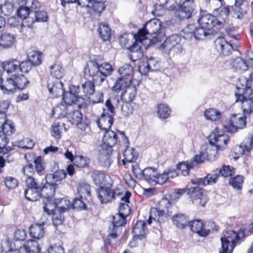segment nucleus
I'll return each instance as SVG.
<instances>
[{
	"instance_id": "obj_18",
	"label": "nucleus",
	"mask_w": 253,
	"mask_h": 253,
	"mask_svg": "<svg viewBox=\"0 0 253 253\" xmlns=\"http://www.w3.org/2000/svg\"><path fill=\"white\" fill-rule=\"evenodd\" d=\"M113 123V116L104 109L100 117L97 121L98 126L102 130L107 131L111 128Z\"/></svg>"
},
{
	"instance_id": "obj_15",
	"label": "nucleus",
	"mask_w": 253,
	"mask_h": 253,
	"mask_svg": "<svg viewBox=\"0 0 253 253\" xmlns=\"http://www.w3.org/2000/svg\"><path fill=\"white\" fill-rule=\"evenodd\" d=\"M180 4L179 9L176 11V15L180 19L190 18L193 11V0H184Z\"/></svg>"
},
{
	"instance_id": "obj_39",
	"label": "nucleus",
	"mask_w": 253,
	"mask_h": 253,
	"mask_svg": "<svg viewBox=\"0 0 253 253\" xmlns=\"http://www.w3.org/2000/svg\"><path fill=\"white\" fill-rule=\"evenodd\" d=\"M66 176V173L64 170L58 169L53 173H49L46 176V181L50 182H58L64 179Z\"/></svg>"
},
{
	"instance_id": "obj_41",
	"label": "nucleus",
	"mask_w": 253,
	"mask_h": 253,
	"mask_svg": "<svg viewBox=\"0 0 253 253\" xmlns=\"http://www.w3.org/2000/svg\"><path fill=\"white\" fill-rule=\"evenodd\" d=\"M172 220L173 224L179 228H185L189 222V218L185 214L181 213L174 215Z\"/></svg>"
},
{
	"instance_id": "obj_28",
	"label": "nucleus",
	"mask_w": 253,
	"mask_h": 253,
	"mask_svg": "<svg viewBox=\"0 0 253 253\" xmlns=\"http://www.w3.org/2000/svg\"><path fill=\"white\" fill-rule=\"evenodd\" d=\"M3 70L11 75L17 74L19 71V61L16 59H12L2 63Z\"/></svg>"
},
{
	"instance_id": "obj_16",
	"label": "nucleus",
	"mask_w": 253,
	"mask_h": 253,
	"mask_svg": "<svg viewBox=\"0 0 253 253\" xmlns=\"http://www.w3.org/2000/svg\"><path fill=\"white\" fill-rule=\"evenodd\" d=\"M80 89L79 86H71L69 91L64 92L63 94L64 102L67 105L70 106L78 102L80 98L79 95Z\"/></svg>"
},
{
	"instance_id": "obj_20",
	"label": "nucleus",
	"mask_w": 253,
	"mask_h": 253,
	"mask_svg": "<svg viewBox=\"0 0 253 253\" xmlns=\"http://www.w3.org/2000/svg\"><path fill=\"white\" fill-rule=\"evenodd\" d=\"M189 226L191 230L195 233H197L202 237H206L208 235L210 232V229L207 228L206 225H204L200 220H194L189 222Z\"/></svg>"
},
{
	"instance_id": "obj_33",
	"label": "nucleus",
	"mask_w": 253,
	"mask_h": 253,
	"mask_svg": "<svg viewBox=\"0 0 253 253\" xmlns=\"http://www.w3.org/2000/svg\"><path fill=\"white\" fill-rule=\"evenodd\" d=\"M137 157V153L134 148L127 147L124 152V159L122 160V163L124 165H126V163H133Z\"/></svg>"
},
{
	"instance_id": "obj_29",
	"label": "nucleus",
	"mask_w": 253,
	"mask_h": 253,
	"mask_svg": "<svg viewBox=\"0 0 253 253\" xmlns=\"http://www.w3.org/2000/svg\"><path fill=\"white\" fill-rule=\"evenodd\" d=\"M47 88L50 93L57 97L64 93L62 83L58 80L50 81L47 84Z\"/></svg>"
},
{
	"instance_id": "obj_50",
	"label": "nucleus",
	"mask_w": 253,
	"mask_h": 253,
	"mask_svg": "<svg viewBox=\"0 0 253 253\" xmlns=\"http://www.w3.org/2000/svg\"><path fill=\"white\" fill-rule=\"evenodd\" d=\"M24 245L30 253H38L41 250L38 243L34 240H29Z\"/></svg>"
},
{
	"instance_id": "obj_23",
	"label": "nucleus",
	"mask_w": 253,
	"mask_h": 253,
	"mask_svg": "<svg viewBox=\"0 0 253 253\" xmlns=\"http://www.w3.org/2000/svg\"><path fill=\"white\" fill-rule=\"evenodd\" d=\"M177 172L174 169H168L164 171L162 173L158 174L156 179V185H163L170 181V179L174 178L177 176Z\"/></svg>"
},
{
	"instance_id": "obj_5",
	"label": "nucleus",
	"mask_w": 253,
	"mask_h": 253,
	"mask_svg": "<svg viewBox=\"0 0 253 253\" xmlns=\"http://www.w3.org/2000/svg\"><path fill=\"white\" fill-rule=\"evenodd\" d=\"M162 22L158 19L155 18L146 22L143 28L140 29L141 35H144L145 40L150 39V44H155L159 42V35L158 34L161 30Z\"/></svg>"
},
{
	"instance_id": "obj_38",
	"label": "nucleus",
	"mask_w": 253,
	"mask_h": 253,
	"mask_svg": "<svg viewBox=\"0 0 253 253\" xmlns=\"http://www.w3.org/2000/svg\"><path fill=\"white\" fill-rule=\"evenodd\" d=\"M146 223L143 221H137L132 229V234L133 236L141 239L146 234V228L145 227Z\"/></svg>"
},
{
	"instance_id": "obj_51",
	"label": "nucleus",
	"mask_w": 253,
	"mask_h": 253,
	"mask_svg": "<svg viewBox=\"0 0 253 253\" xmlns=\"http://www.w3.org/2000/svg\"><path fill=\"white\" fill-rule=\"evenodd\" d=\"M218 149L214 145H211L207 149V151L205 153L207 155V159L210 161H215L218 156Z\"/></svg>"
},
{
	"instance_id": "obj_22",
	"label": "nucleus",
	"mask_w": 253,
	"mask_h": 253,
	"mask_svg": "<svg viewBox=\"0 0 253 253\" xmlns=\"http://www.w3.org/2000/svg\"><path fill=\"white\" fill-rule=\"evenodd\" d=\"M215 45L218 51L225 55L230 54L233 50L232 45L223 37L218 38L215 41Z\"/></svg>"
},
{
	"instance_id": "obj_48",
	"label": "nucleus",
	"mask_w": 253,
	"mask_h": 253,
	"mask_svg": "<svg viewBox=\"0 0 253 253\" xmlns=\"http://www.w3.org/2000/svg\"><path fill=\"white\" fill-rule=\"evenodd\" d=\"M3 120L4 122L1 126V133H3L6 136L10 135L15 131L14 126L11 121L6 120V118Z\"/></svg>"
},
{
	"instance_id": "obj_25",
	"label": "nucleus",
	"mask_w": 253,
	"mask_h": 253,
	"mask_svg": "<svg viewBox=\"0 0 253 253\" xmlns=\"http://www.w3.org/2000/svg\"><path fill=\"white\" fill-rule=\"evenodd\" d=\"M49 181H46L45 184L41 187L40 193L41 197L48 200H51L53 198L55 194L57 184L54 183H49Z\"/></svg>"
},
{
	"instance_id": "obj_55",
	"label": "nucleus",
	"mask_w": 253,
	"mask_h": 253,
	"mask_svg": "<svg viewBox=\"0 0 253 253\" xmlns=\"http://www.w3.org/2000/svg\"><path fill=\"white\" fill-rule=\"evenodd\" d=\"M75 164L80 168H85L89 166L90 160L88 158L83 156L75 157Z\"/></svg>"
},
{
	"instance_id": "obj_43",
	"label": "nucleus",
	"mask_w": 253,
	"mask_h": 253,
	"mask_svg": "<svg viewBox=\"0 0 253 253\" xmlns=\"http://www.w3.org/2000/svg\"><path fill=\"white\" fill-rule=\"evenodd\" d=\"M15 42V37L10 34H4L1 36L0 45L4 48L11 47Z\"/></svg>"
},
{
	"instance_id": "obj_1",
	"label": "nucleus",
	"mask_w": 253,
	"mask_h": 253,
	"mask_svg": "<svg viewBox=\"0 0 253 253\" xmlns=\"http://www.w3.org/2000/svg\"><path fill=\"white\" fill-rule=\"evenodd\" d=\"M117 143V137L115 132L107 130L103 137V144L99 148L98 160L100 165L108 168L110 166L109 157L111 148Z\"/></svg>"
},
{
	"instance_id": "obj_19",
	"label": "nucleus",
	"mask_w": 253,
	"mask_h": 253,
	"mask_svg": "<svg viewBox=\"0 0 253 253\" xmlns=\"http://www.w3.org/2000/svg\"><path fill=\"white\" fill-rule=\"evenodd\" d=\"M131 194L129 192H124L123 196H118V198L121 199V203L119 206V212L123 216H128L130 212V208L128 206L129 199L130 197Z\"/></svg>"
},
{
	"instance_id": "obj_57",
	"label": "nucleus",
	"mask_w": 253,
	"mask_h": 253,
	"mask_svg": "<svg viewBox=\"0 0 253 253\" xmlns=\"http://www.w3.org/2000/svg\"><path fill=\"white\" fill-rule=\"evenodd\" d=\"M59 201V205L57 207V210L61 212H63L69 209L71 203L69 200L66 199H57L55 201V204H57V201Z\"/></svg>"
},
{
	"instance_id": "obj_37",
	"label": "nucleus",
	"mask_w": 253,
	"mask_h": 253,
	"mask_svg": "<svg viewBox=\"0 0 253 253\" xmlns=\"http://www.w3.org/2000/svg\"><path fill=\"white\" fill-rule=\"evenodd\" d=\"M101 39L103 41H108L111 36V30L109 26L104 23H100L97 29Z\"/></svg>"
},
{
	"instance_id": "obj_47",
	"label": "nucleus",
	"mask_w": 253,
	"mask_h": 253,
	"mask_svg": "<svg viewBox=\"0 0 253 253\" xmlns=\"http://www.w3.org/2000/svg\"><path fill=\"white\" fill-rule=\"evenodd\" d=\"M66 118L72 125H77L81 122L82 115L79 111L76 110L68 113Z\"/></svg>"
},
{
	"instance_id": "obj_63",
	"label": "nucleus",
	"mask_w": 253,
	"mask_h": 253,
	"mask_svg": "<svg viewBox=\"0 0 253 253\" xmlns=\"http://www.w3.org/2000/svg\"><path fill=\"white\" fill-rule=\"evenodd\" d=\"M219 172L224 177L232 176L235 173V169L229 166H223Z\"/></svg>"
},
{
	"instance_id": "obj_13",
	"label": "nucleus",
	"mask_w": 253,
	"mask_h": 253,
	"mask_svg": "<svg viewBox=\"0 0 253 253\" xmlns=\"http://www.w3.org/2000/svg\"><path fill=\"white\" fill-rule=\"evenodd\" d=\"M78 3L81 7L92 9L97 13L102 12L106 6L103 0H78Z\"/></svg>"
},
{
	"instance_id": "obj_62",
	"label": "nucleus",
	"mask_w": 253,
	"mask_h": 253,
	"mask_svg": "<svg viewBox=\"0 0 253 253\" xmlns=\"http://www.w3.org/2000/svg\"><path fill=\"white\" fill-rule=\"evenodd\" d=\"M243 181L244 177L242 176L238 175L230 179L229 183L234 188L240 189L242 187Z\"/></svg>"
},
{
	"instance_id": "obj_36",
	"label": "nucleus",
	"mask_w": 253,
	"mask_h": 253,
	"mask_svg": "<svg viewBox=\"0 0 253 253\" xmlns=\"http://www.w3.org/2000/svg\"><path fill=\"white\" fill-rule=\"evenodd\" d=\"M232 65L235 71L239 73L247 71L249 66L245 60L240 57L235 58L233 61Z\"/></svg>"
},
{
	"instance_id": "obj_6",
	"label": "nucleus",
	"mask_w": 253,
	"mask_h": 253,
	"mask_svg": "<svg viewBox=\"0 0 253 253\" xmlns=\"http://www.w3.org/2000/svg\"><path fill=\"white\" fill-rule=\"evenodd\" d=\"M244 90L243 94L236 93V102H240L243 112V115H247L253 112V99L249 97V96L253 93V90L251 87L246 84L243 85L241 88Z\"/></svg>"
},
{
	"instance_id": "obj_49",
	"label": "nucleus",
	"mask_w": 253,
	"mask_h": 253,
	"mask_svg": "<svg viewBox=\"0 0 253 253\" xmlns=\"http://www.w3.org/2000/svg\"><path fill=\"white\" fill-rule=\"evenodd\" d=\"M78 192L81 198H86L90 196V186L85 183H81L78 188Z\"/></svg>"
},
{
	"instance_id": "obj_30",
	"label": "nucleus",
	"mask_w": 253,
	"mask_h": 253,
	"mask_svg": "<svg viewBox=\"0 0 253 253\" xmlns=\"http://www.w3.org/2000/svg\"><path fill=\"white\" fill-rule=\"evenodd\" d=\"M137 89L134 85L129 84L122 93V98L127 103L132 102L136 97Z\"/></svg>"
},
{
	"instance_id": "obj_61",
	"label": "nucleus",
	"mask_w": 253,
	"mask_h": 253,
	"mask_svg": "<svg viewBox=\"0 0 253 253\" xmlns=\"http://www.w3.org/2000/svg\"><path fill=\"white\" fill-rule=\"evenodd\" d=\"M64 216L63 212L56 210L53 213L52 216V221L55 226L61 225L64 221Z\"/></svg>"
},
{
	"instance_id": "obj_64",
	"label": "nucleus",
	"mask_w": 253,
	"mask_h": 253,
	"mask_svg": "<svg viewBox=\"0 0 253 253\" xmlns=\"http://www.w3.org/2000/svg\"><path fill=\"white\" fill-rule=\"evenodd\" d=\"M182 2V0H167L164 3L165 8L172 10L178 6H179Z\"/></svg>"
},
{
	"instance_id": "obj_10",
	"label": "nucleus",
	"mask_w": 253,
	"mask_h": 253,
	"mask_svg": "<svg viewBox=\"0 0 253 253\" xmlns=\"http://www.w3.org/2000/svg\"><path fill=\"white\" fill-rule=\"evenodd\" d=\"M126 216L121 215L120 213L116 214L113 217V221L111 226L109 227V235L107 238L115 239L121 232V226L126 223Z\"/></svg>"
},
{
	"instance_id": "obj_56",
	"label": "nucleus",
	"mask_w": 253,
	"mask_h": 253,
	"mask_svg": "<svg viewBox=\"0 0 253 253\" xmlns=\"http://www.w3.org/2000/svg\"><path fill=\"white\" fill-rule=\"evenodd\" d=\"M193 167V163H192V161H187L180 163L178 168L179 170L181 171L183 175L187 176L189 174V171L190 169Z\"/></svg>"
},
{
	"instance_id": "obj_58",
	"label": "nucleus",
	"mask_w": 253,
	"mask_h": 253,
	"mask_svg": "<svg viewBox=\"0 0 253 253\" xmlns=\"http://www.w3.org/2000/svg\"><path fill=\"white\" fill-rule=\"evenodd\" d=\"M94 82L88 81L84 83L82 87L83 90L84 95H91L94 91Z\"/></svg>"
},
{
	"instance_id": "obj_27",
	"label": "nucleus",
	"mask_w": 253,
	"mask_h": 253,
	"mask_svg": "<svg viewBox=\"0 0 253 253\" xmlns=\"http://www.w3.org/2000/svg\"><path fill=\"white\" fill-rule=\"evenodd\" d=\"M141 43L139 42L132 43V45L129 47L130 53L128 57L131 61L134 62L142 57L143 54L141 49Z\"/></svg>"
},
{
	"instance_id": "obj_54",
	"label": "nucleus",
	"mask_w": 253,
	"mask_h": 253,
	"mask_svg": "<svg viewBox=\"0 0 253 253\" xmlns=\"http://www.w3.org/2000/svg\"><path fill=\"white\" fill-rule=\"evenodd\" d=\"M196 27L194 24H189L183 30V37L186 39H192L194 38Z\"/></svg>"
},
{
	"instance_id": "obj_52",
	"label": "nucleus",
	"mask_w": 253,
	"mask_h": 253,
	"mask_svg": "<svg viewBox=\"0 0 253 253\" xmlns=\"http://www.w3.org/2000/svg\"><path fill=\"white\" fill-rule=\"evenodd\" d=\"M130 83V82L119 77L116 81L115 84L112 87V89L115 92H118L123 87L126 88Z\"/></svg>"
},
{
	"instance_id": "obj_4",
	"label": "nucleus",
	"mask_w": 253,
	"mask_h": 253,
	"mask_svg": "<svg viewBox=\"0 0 253 253\" xmlns=\"http://www.w3.org/2000/svg\"><path fill=\"white\" fill-rule=\"evenodd\" d=\"M172 214L171 205L170 202L166 198H163L158 203L157 208H153L149 212V219L147 220L150 224L154 220L160 222L168 218Z\"/></svg>"
},
{
	"instance_id": "obj_8",
	"label": "nucleus",
	"mask_w": 253,
	"mask_h": 253,
	"mask_svg": "<svg viewBox=\"0 0 253 253\" xmlns=\"http://www.w3.org/2000/svg\"><path fill=\"white\" fill-rule=\"evenodd\" d=\"M110 186H101L97 190V196L100 202L107 203L112 200L116 199L118 196L124 195V191L119 188H116L112 190Z\"/></svg>"
},
{
	"instance_id": "obj_7",
	"label": "nucleus",
	"mask_w": 253,
	"mask_h": 253,
	"mask_svg": "<svg viewBox=\"0 0 253 253\" xmlns=\"http://www.w3.org/2000/svg\"><path fill=\"white\" fill-rule=\"evenodd\" d=\"M220 240L221 250L219 253H232L236 246V242L238 240V235L236 232L229 230L224 234Z\"/></svg>"
},
{
	"instance_id": "obj_12",
	"label": "nucleus",
	"mask_w": 253,
	"mask_h": 253,
	"mask_svg": "<svg viewBox=\"0 0 253 253\" xmlns=\"http://www.w3.org/2000/svg\"><path fill=\"white\" fill-rule=\"evenodd\" d=\"M229 141V138L228 135L225 133L219 134L217 128L215 129V132L210 136L209 140L211 145H214L220 150L226 147Z\"/></svg>"
},
{
	"instance_id": "obj_17",
	"label": "nucleus",
	"mask_w": 253,
	"mask_h": 253,
	"mask_svg": "<svg viewBox=\"0 0 253 253\" xmlns=\"http://www.w3.org/2000/svg\"><path fill=\"white\" fill-rule=\"evenodd\" d=\"M199 186L196 184L194 186L189 188L188 194L192 200H199V203L201 206H204L208 201V198L203 194L202 189Z\"/></svg>"
},
{
	"instance_id": "obj_24",
	"label": "nucleus",
	"mask_w": 253,
	"mask_h": 253,
	"mask_svg": "<svg viewBox=\"0 0 253 253\" xmlns=\"http://www.w3.org/2000/svg\"><path fill=\"white\" fill-rule=\"evenodd\" d=\"M215 17L212 15L201 13L198 19V22L201 27L210 30L213 27V21Z\"/></svg>"
},
{
	"instance_id": "obj_40",
	"label": "nucleus",
	"mask_w": 253,
	"mask_h": 253,
	"mask_svg": "<svg viewBox=\"0 0 253 253\" xmlns=\"http://www.w3.org/2000/svg\"><path fill=\"white\" fill-rule=\"evenodd\" d=\"M41 188H27L25 190L24 194L26 198L31 201H36L41 197Z\"/></svg>"
},
{
	"instance_id": "obj_46",
	"label": "nucleus",
	"mask_w": 253,
	"mask_h": 253,
	"mask_svg": "<svg viewBox=\"0 0 253 253\" xmlns=\"http://www.w3.org/2000/svg\"><path fill=\"white\" fill-rule=\"evenodd\" d=\"M28 59L34 66L39 65L42 62V54L38 51L33 50L31 51L28 56Z\"/></svg>"
},
{
	"instance_id": "obj_2",
	"label": "nucleus",
	"mask_w": 253,
	"mask_h": 253,
	"mask_svg": "<svg viewBox=\"0 0 253 253\" xmlns=\"http://www.w3.org/2000/svg\"><path fill=\"white\" fill-rule=\"evenodd\" d=\"M113 71L112 66L109 63L99 64L91 61L85 68V74L88 73L96 85H101L104 81L105 78L110 76Z\"/></svg>"
},
{
	"instance_id": "obj_11",
	"label": "nucleus",
	"mask_w": 253,
	"mask_h": 253,
	"mask_svg": "<svg viewBox=\"0 0 253 253\" xmlns=\"http://www.w3.org/2000/svg\"><path fill=\"white\" fill-rule=\"evenodd\" d=\"M180 38L177 35H173L165 40L160 47L159 49L163 53L169 54L172 49L178 50L181 46L179 44Z\"/></svg>"
},
{
	"instance_id": "obj_44",
	"label": "nucleus",
	"mask_w": 253,
	"mask_h": 253,
	"mask_svg": "<svg viewBox=\"0 0 253 253\" xmlns=\"http://www.w3.org/2000/svg\"><path fill=\"white\" fill-rule=\"evenodd\" d=\"M204 116L207 120L217 121L221 118L222 114L216 109L210 108L204 112Z\"/></svg>"
},
{
	"instance_id": "obj_34",
	"label": "nucleus",
	"mask_w": 253,
	"mask_h": 253,
	"mask_svg": "<svg viewBox=\"0 0 253 253\" xmlns=\"http://www.w3.org/2000/svg\"><path fill=\"white\" fill-rule=\"evenodd\" d=\"M120 77L130 83L132 82L133 68L131 65L126 64L121 67L119 71Z\"/></svg>"
},
{
	"instance_id": "obj_59",
	"label": "nucleus",
	"mask_w": 253,
	"mask_h": 253,
	"mask_svg": "<svg viewBox=\"0 0 253 253\" xmlns=\"http://www.w3.org/2000/svg\"><path fill=\"white\" fill-rule=\"evenodd\" d=\"M50 74L56 79L60 78L62 76V67L60 64H54L49 67Z\"/></svg>"
},
{
	"instance_id": "obj_21",
	"label": "nucleus",
	"mask_w": 253,
	"mask_h": 253,
	"mask_svg": "<svg viewBox=\"0 0 253 253\" xmlns=\"http://www.w3.org/2000/svg\"><path fill=\"white\" fill-rule=\"evenodd\" d=\"M92 178L95 185L100 186H111L112 181L110 177L100 171H95L92 174Z\"/></svg>"
},
{
	"instance_id": "obj_35",
	"label": "nucleus",
	"mask_w": 253,
	"mask_h": 253,
	"mask_svg": "<svg viewBox=\"0 0 253 253\" xmlns=\"http://www.w3.org/2000/svg\"><path fill=\"white\" fill-rule=\"evenodd\" d=\"M157 173L156 169L151 167L143 169V177L150 185H156Z\"/></svg>"
},
{
	"instance_id": "obj_60",
	"label": "nucleus",
	"mask_w": 253,
	"mask_h": 253,
	"mask_svg": "<svg viewBox=\"0 0 253 253\" xmlns=\"http://www.w3.org/2000/svg\"><path fill=\"white\" fill-rule=\"evenodd\" d=\"M19 71L22 73H28L32 69L34 65L27 59L22 62L19 61Z\"/></svg>"
},
{
	"instance_id": "obj_26",
	"label": "nucleus",
	"mask_w": 253,
	"mask_h": 253,
	"mask_svg": "<svg viewBox=\"0 0 253 253\" xmlns=\"http://www.w3.org/2000/svg\"><path fill=\"white\" fill-rule=\"evenodd\" d=\"M219 174H209L203 178H198L191 179V182L193 185H199L206 186L207 185H211L216 182L217 179L219 177Z\"/></svg>"
},
{
	"instance_id": "obj_53",
	"label": "nucleus",
	"mask_w": 253,
	"mask_h": 253,
	"mask_svg": "<svg viewBox=\"0 0 253 253\" xmlns=\"http://www.w3.org/2000/svg\"><path fill=\"white\" fill-rule=\"evenodd\" d=\"M51 135L56 139H60L62 132V128L58 122H54L50 128Z\"/></svg>"
},
{
	"instance_id": "obj_9",
	"label": "nucleus",
	"mask_w": 253,
	"mask_h": 253,
	"mask_svg": "<svg viewBox=\"0 0 253 253\" xmlns=\"http://www.w3.org/2000/svg\"><path fill=\"white\" fill-rule=\"evenodd\" d=\"M246 126V117L240 114H232L228 126H224L225 130L231 133H235L239 129H243Z\"/></svg>"
},
{
	"instance_id": "obj_3",
	"label": "nucleus",
	"mask_w": 253,
	"mask_h": 253,
	"mask_svg": "<svg viewBox=\"0 0 253 253\" xmlns=\"http://www.w3.org/2000/svg\"><path fill=\"white\" fill-rule=\"evenodd\" d=\"M28 84L29 81L22 74H14L5 81L0 78V88L4 93L9 94L17 89L22 90Z\"/></svg>"
},
{
	"instance_id": "obj_14",
	"label": "nucleus",
	"mask_w": 253,
	"mask_h": 253,
	"mask_svg": "<svg viewBox=\"0 0 253 253\" xmlns=\"http://www.w3.org/2000/svg\"><path fill=\"white\" fill-rule=\"evenodd\" d=\"M141 32L138 31L137 33L135 34H125L122 35L119 39V42L121 46L128 48L130 47L129 42H132V40L134 41L133 43H136L137 42H142L145 40V36L144 35H141Z\"/></svg>"
},
{
	"instance_id": "obj_32",
	"label": "nucleus",
	"mask_w": 253,
	"mask_h": 253,
	"mask_svg": "<svg viewBox=\"0 0 253 253\" xmlns=\"http://www.w3.org/2000/svg\"><path fill=\"white\" fill-rule=\"evenodd\" d=\"M44 224H34L29 228V234L31 237L40 239L42 238L44 234Z\"/></svg>"
},
{
	"instance_id": "obj_31",
	"label": "nucleus",
	"mask_w": 253,
	"mask_h": 253,
	"mask_svg": "<svg viewBox=\"0 0 253 253\" xmlns=\"http://www.w3.org/2000/svg\"><path fill=\"white\" fill-rule=\"evenodd\" d=\"M157 61L153 57L147 60L145 63L139 66V72L142 75H146L149 71L157 69Z\"/></svg>"
},
{
	"instance_id": "obj_42",
	"label": "nucleus",
	"mask_w": 253,
	"mask_h": 253,
	"mask_svg": "<svg viewBox=\"0 0 253 253\" xmlns=\"http://www.w3.org/2000/svg\"><path fill=\"white\" fill-rule=\"evenodd\" d=\"M69 111L64 105L61 104L54 107L52 111V116L59 119L66 118L67 112Z\"/></svg>"
},
{
	"instance_id": "obj_45",
	"label": "nucleus",
	"mask_w": 253,
	"mask_h": 253,
	"mask_svg": "<svg viewBox=\"0 0 253 253\" xmlns=\"http://www.w3.org/2000/svg\"><path fill=\"white\" fill-rule=\"evenodd\" d=\"M171 110L167 104L161 103L158 105L157 114L161 119H166L170 115Z\"/></svg>"
}]
</instances>
